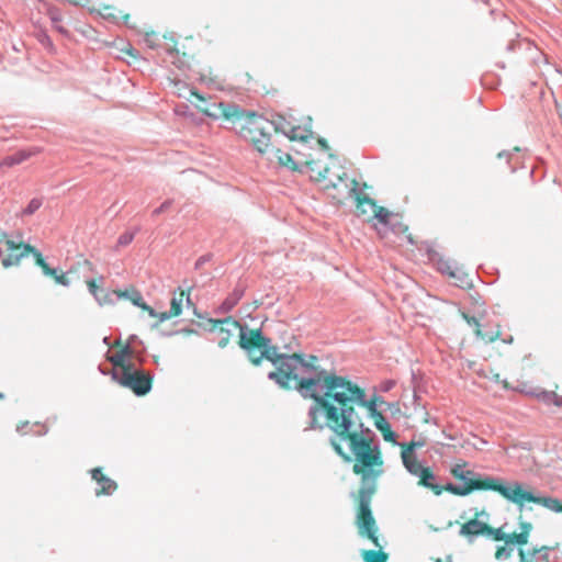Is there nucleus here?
<instances>
[{"label": "nucleus", "mask_w": 562, "mask_h": 562, "mask_svg": "<svg viewBox=\"0 0 562 562\" xmlns=\"http://www.w3.org/2000/svg\"><path fill=\"white\" fill-rule=\"evenodd\" d=\"M292 389L297 390L302 396L313 400L308 411L311 429L322 430L330 427V411L340 417L341 409H351L359 420V429H363V423L356 411L357 406L364 407L370 417L380 413L376 408L379 397L367 400L364 389L346 376L322 368L318 357L314 355L304 356L293 378Z\"/></svg>", "instance_id": "1"}, {"label": "nucleus", "mask_w": 562, "mask_h": 562, "mask_svg": "<svg viewBox=\"0 0 562 562\" xmlns=\"http://www.w3.org/2000/svg\"><path fill=\"white\" fill-rule=\"evenodd\" d=\"M331 431L329 445L345 462H352V472L361 480L360 487H375L384 473V459L381 448L373 439L359 429V420L350 409H341L340 417L330 411Z\"/></svg>", "instance_id": "2"}, {"label": "nucleus", "mask_w": 562, "mask_h": 562, "mask_svg": "<svg viewBox=\"0 0 562 562\" xmlns=\"http://www.w3.org/2000/svg\"><path fill=\"white\" fill-rule=\"evenodd\" d=\"M210 330L217 333V346L225 348L231 342L234 331L238 330V346L243 349L254 366H259L263 359L274 364L276 370L269 372L268 378L284 390L292 389L293 378L303 361L304 353L291 355L279 352V348L271 344L260 328H249L232 316L223 319H209Z\"/></svg>", "instance_id": "3"}, {"label": "nucleus", "mask_w": 562, "mask_h": 562, "mask_svg": "<svg viewBox=\"0 0 562 562\" xmlns=\"http://www.w3.org/2000/svg\"><path fill=\"white\" fill-rule=\"evenodd\" d=\"M32 255L35 265L40 267L46 277L55 280L56 283L68 286L70 281L66 273L50 268L45 261L42 252L30 244L23 241L15 243L9 238L7 233H0V260L4 268L18 266L21 259Z\"/></svg>", "instance_id": "4"}, {"label": "nucleus", "mask_w": 562, "mask_h": 562, "mask_svg": "<svg viewBox=\"0 0 562 562\" xmlns=\"http://www.w3.org/2000/svg\"><path fill=\"white\" fill-rule=\"evenodd\" d=\"M243 120L246 123L240 128L241 137L249 140L260 155L271 159V153L276 146V140H272V132L277 131L273 123L255 112L246 111Z\"/></svg>", "instance_id": "5"}, {"label": "nucleus", "mask_w": 562, "mask_h": 562, "mask_svg": "<svg viewBox=\"0 0 562 562\" xmlns=\"http://www.w3.org/2000/svg\"><path fill=\"white\" fill-rule=\"evenodd\" d=\"M166 56L162 61L167 67H173L184 74L191 68L198 54V45L193 36L177 38L172 33L162 35Z\"/></svg>", "instance_id": "6"}, {"label": "nucleus", "mask_w": 562, "mask_h": 562, "mask_svg": "<svg viewBox=\"0 0 562 562\" xmlns=\"http://www.w3.org/2000/svg\"><path fill=\"white\" fill-rule=\"evenodd\" d=\"M375 487H360L355 495L357 504L356 526L362 538L369 539L375 548H383L378 536V525L371 510V502L375 494Z\"/></svg>", "instance_id": "7"}, {"label": "nucleus", "mask_w": 562, "mask_h": 562, "mask_svg": "<svg viewBox=\"0 0 562 562\" xmlns=\"http://www.w3.org/2000/svg\"><path fill=\"white\" fill-rule=\"evenodd\" d=\"M190 95L194 98L191 103L204 115L218 120L223 119L229 122L241 121L245 116V111L232 103H212L210 99L200 94L195 89L190 90Z\"/></svg>", "instance_id": "8"}, {"label": "nucleus", "mask_w": 562, "mask_h": 562, "mask_svg": "<svg viewBox=\"0 0 562 562\" xmlns=\"http://www.w3.org/2000/svg\"><path fill=\"white\" fill-rule=\"evenodd\" d=\"M324 190L337 203H344V201L356 196L358 182L347 176L342 166H338L333 176L325 182Z\"/></svg>", "instance_id": "9"}, {"label": "nucleus", "mask_w": 562, "mask_h": 562, "mask_svg": "<svg viewBox=\"0 0 562 562\" xmlns=\"http://www.w3.org/2000/svg\"><path fill=\"white\" fill-rule=\"evenodd\" d=\"M503 497L507 501L522 506L525 503H535L546 507L554 513H562V502L554 497L536 496L531 492L524 490L519 483H513L508 486L505 485Z\"/></svg>", "instance_id": "10"}, {"label": "nucleus", "mask_w": 562, "mask_h": 562, "mask_svg": "<svg viewBox=\"0 0 562 562\" xmlns=\"http://www.w3.org/2000/svg\"><path fill=\"white\" fill-rule=\"evenodd\" d=\"M113 375L121 385L132 390L138 396L146 395L151 389L153 378L146 371L131 368L122 373L114 372Z\"/></svg>", "instance_id": "11"}, {"label": "nucleus", "mask_w": 562, "mask_h": 562, "mask_svg": "<svg viewBox=\"0 0 562 562\" xmlns=\"http://www.w3.org/2000/svg\"><path fill=\"white\" fill-rule=\"evenodd\" d=\"M482 513H475L474 517L461 525L459 535L464 537L468 542L472 543L477 537H486L494 541H499L503 536L499 533V529H496L488 524L479 520V516Z\"/></svg>", "instance_id": "12"}, {"label": "nucleus", "mask_w": 562, "mask_h": 562, "mask_svg": "<svg viewBox=\"0 0 562 562\" xmlns=\"http://www.w3.org/2000/svg\"><path fill=\"white\" fill-rule=\"evenodd\" d=\"M443 491L452 493L454 495L464 496L470 494L473 491H494L503 496V492H505V485L493 477H484L483 480H470L464 486H457L451 483L446 486H441Z\"/></svg>", "instance_id": "13"}, {"label": "nucleus", "mask_w": 562, "mask_h": 562, "mask_svg": "<svg viewBox=\"0 0 562 562\" xmlns=\"http://www.w3.org/2000/svg\"><path fill=\"white\" fill-rule=\"evenodd\" d=\"M381 227L378 233L382 238H386L387 229H391L395 235H405L409 244H415L412 234H408V226L403 223L402 216L398 213H393L387 210V216H381L379 220Z\"/></svg>", "instance_id": "14"}, {"label": "nucleus", "mask_w": 562, "mask_h": 562, "mask_svg": "<svg viewBox=\"0 0 562 562\" xmlns=\"http://www.w3.org/2000/svg\"><path fill=\"white\" fill-rule=\"evenodd\" d=\"M356 200V212L358 215H367L370 220L374 218L379 222L381 216H387V209L379 206L374 200L359 192L353 198Z\"/></svg>", "instance_id": "15"}, {"label": "nucleus", "mask_w": 562, "mask_h": 562, "mask_svg": "<svg viewBox=\"0 0 562 562\" xmlns=\"http://www.w3.org/2000/svg\"><path fill=\"white\" fill-rule=\"evenodd\" d=\"M190 303V291H186L179 289V292H176L170 302V310L167 312H162L159 314V321L165 322L167 319L179 316L182 313L183 301Z\"/></svg>", "instance_id": "16"}, {"label": "nucleus", "mask_w": 562, "mask_h": 562, "mask_svg": "<svg viewBox=\"0 0 562 562\" xmlns=\"http://www.w3.org/2000/svg\"><path fill=\"white\" fill-rule=\"evenodd\" d=\"M520 531L519 532H513V533H505L503 531V528L499 529V533L503 536V538L499 541H505L507 546L510 544H518L519 547H522L528 543L530 532L532 530V525L528 521H520Z\"/></svg>", "instance_id": "17"}, {"label": "nucleus", "mask_w": 562, "mask_h": 562, "mask_svg": "<svg viewBox=\"0 0 562 562\" xmlns=\"http://www.w3.org/2000/svg\"><path fill=\"white\" fill-rule=\"evenodd\" d=\"M306 166L313 180L325 183L329 177L333 176V172L336 171V167L339 165H333L329 167L323 164L321 160H307Z\"/></svg>", "instance_id": "18"}, {"label": "nucleus", "mask_w": 562, "mask_h": 562, "mask_svg": "<svg viewBox=\"0 0 562 562\" xmlns=\"http://www.w3.org/2000/svg\"><path fill=\"white\" fill-rule=\"evenodd\" d=\"M114 347H117L119 350L108 356V360L115 367L120 368L121 372H125L126 369L133 368V364L127 362L126 359L132 355V349L128 345H122L120 341L114 344Z\"/></svg>", "instance_id": "19"}, {"label": "nucleus", "mask_w": 562, "mask_h": 562, "mask_svg": "<svg viewBox=\"0 0 562 562\" xmlns=\"http://www.w3.org/2000/svg\"><path fill=\"white\" fill-rule=\"evenodd\" d=\"M95 12H98L103 19H106L112 22H117L122 20L126 26L134 27V24L131 23V15L128 13H123L121 10L111 4H100L95 5Z\"/></svg>", "instance_id": "20"}, {"label": "nucleus", "mask_w": 562, "mask_h": 562, "mask_svg": "<svg viewBox=\"0 0 562 562\" xmlns=\"http://www.w3.org/2000/svg\"><path fill=\"white\" fill-rule=\"evenodd\" d=\"M91 476L100 485V488L95 492L97 496L111 495L117 488V484L108 477L101 468L93 469Z\"/></svg>", "instance_id": "21"}, {"label": "nucleus", "mask_w": 562, "mask_h": 562, "mask_svg": "<svg viewBox=\"0 0 562 562\" xmlns=\"http://www.w3.org/2000/svg\"><path fill=\"white\" fill-rule=\"evenodd\" d=\"M550 548L542 546L532 549L519 548L518 554L520 562H549Z\"/></svg>", "instance_id": "22"}, {"label": "nucleus", "mask_w": 562, "mask_h": 562, "mask_svg": "<svg viewBox=\"0 0 562 562\" xmlns=\"http://www.w3.org/2000/svg\"><path fill=\"white\" fill-rule=\"evenodd\" d=\"M463 317L467 321V323L474 328L475 335L484 342H493L499 338L501 330L498 325L496 326L495 330L483 331L479 321L475 317L469 316L467 314H463Z\"/></svg>", "instance_id": "23"}, {"label": "nucleus", "mask_w": 562, "mask_h": 562, "mask_svg": "<svg viewBox=\"0 0 562 562\" xmlns=\"http://www.w3.org/2000/svg\"><path fill=\"white\" fill-rule=\"evenodd\" d=\"M415 476L418 477L417 484L419 486L430 490L435 495L442 494L443 488H441V485L434 483L435 474L431 468L424 467Z\"/></svg>", "instance_id": "24"}, {"label": "nucleus", "mask_w": 562, "mask_h": 562, "mask_svg": "<svg viewBox=\"0 0 562 562\" xmlns=\"http://www.w3.org/2000/svg\"><path fill=\"white\" fill-rule=\"evenodd\" d=\"M370 418L373 420L375 428L382 434L385 441L392 443L396 442L395 432L392 430L391 425L382 412L375 413V415L371 416Z\"/></svg>", "instance_id": "25"}, {"label": "nucleus", "mask_w": 562, "mask_h": 562, "mask_svg": "<svg viewBox=\"0 0 562 562\" xmlns=\"http://www.w3.org/2000/svg\"><path fill=\"white\" fill-rule=\"evenodd\" d=\"M401 459L406 471L413 476L424 468L416 453L401 451Z\"/></svg>", "instance_id": "26"}, {"label": "nucleus", "mask_w": 562, "mask_h": 562, "mask_svg": "<svg viewBox=\"0 0 562 562\" xmlns=\"http://www.w3.org/2000/svg\"><path fill=\"white\" fill-rule=\"evenodd\" d=\"M113 293L120 299H128L135 306L142 307L145 304L142 293L135 288L114 290Z\"/></svg>", "instance_id": "27"}, {"label": "nucleus", "mask_w": 562, "mask_h": 562, "mask_svg": "<svg viewBox=\"0 0 562 562\" xmlns=\"http://www.w3.org/2000/svg\"><path fill=\"white\" fill-rule=\"evenodd\" d=\"M528 394L537 397L538 400L543 401L547 404H554L557 406H562V396L558 395L554 391L548 392L542 390L531 391Z\"/></svg>", "instance_id": "28"}, {"label": "nucleus", "mask_w": 562, "mask_h": 562, "mask_svg": "<svg viewBox=\"0 0 562 562\" xmlns=\"http://www.w3.org/2000/svg\"><path fill=\"white\" fill-rule=\"evenodd\" d=\"M273 159H277L278 164L280 166H283V167H289L291 169H295L296 166L292 159V156L288 153H282L279 148H277L274 146V148L272 149V153H271V159H269L270 161H272Z\"/></svg>", "instance_id": "29"}, {"label": "nucleus", "mask_w": 562, "mask_h": 562, "mask_svg": "<svg viewBox=\"0 0 562 562\" xmlns=\"http://www.w3.org/2000/svg\"><path fill=\"white\" fill-rule=\"evenodd\" d=\"M379 550H367L363 551L362 558L364 562H386L389 559V554L382 551V548H378Z\"/></svg>", "instance_id": "30"}, {"label": "nucleus", "mask_w": 562, "mask_h": 562, "mask_svg": "<svg viewBox=\"0 0 562 562\" xmlns=\"http://www.w3.org/2000/svg\"><path fill=\"white\" fill-rule=\"evenodd\" d=\"M451 474L459 481L465 482V484L471 480L470 475L473 474L472 471L465 470L464 464H457L452 468Z\"/></svg>", "instance_id": "31"}, {"label": "nucleus", "mask_w": 562, "mask_h": 562, "mask_svg": "<svg viewBox=\"0 0 562 562\" xmlns=\"http://www.w3.org/2000/svg\"><path fill=\"white\" fill-rule=\"evenodd\" d=\"M286 136L289 137L290 140H301V142H305L310 137L308 131L302 130L299 126L291 127L289 133H286Z\"/></svg>", "instance_id": "32"}, {"label": "nucleus", "mask_w": 562, "mask_h": 562, "mask_svg": "<svg viewBox=\"0 0 562 562\" xmlns=\"http://www.w3.org/2000/svg\"><path fill=\"white\" fill-rule=\"evenodd\" d=\"M439 270L447 273L450 278L458 279L461 282V285L464 283L462 277H458L459 269L458 267H452L449 262L443 261L439 262Z\"/></svg>", "instance_id": "33"}, {"label": "nucleus", "mask_w": 562, "mask_h": 562, "mask_svg": "<svg viewBox=\"0 0 562 562\" xmlns=\"http://www.w3.org/2000/svg\"><path fill=\"white\" fill-rule=\"evenodd\" d=\"M426 445V440L419 438L418 440H411L409 442L400 443L401 451L415 453L416 449H420Z\"/></svg>", "instance_id": "34"}, {"label": "nucleus", "mask_w": 562, "mask_h": 562, "mask_svg": "<svg viewBox=\"0 0 562 562\" xmlns=\"http://www.w3.org/2000/svg\"><path fill=\"white\" fill-rule=\"evenodd\" d=\"M38 153H40V149H30V150L18 151V153L13 154L12 156H13L16 165H19Z\"/></svg>", "instance_id": "35"}, {"label": "nucleus", "mask_w": 562, "mask_h": 562, "mask_svg": "<svg viewBox=\"0 0 562 562\" xmlns=\"http://www.w3.org/2000/svg\"><path fill=\"white\" fill-rule=\"evenodd\" d=\"M43 202L38 198L32 199L27 205L22 210V215H32L34 214L41 206Z\"/></svg>", "instance_id": "36"}, {"label": "nucleus", "mask_w": 562, "mask_h": 562, "mask_svg": "<svg viewBox=\"0 0 562 562\" xmlns=\"http://www.w3.org/2000/svg\"><path fill=\"white\" fill-rule=\"evenodd\" d=\"M144 40H145V43L150 48H156V47H158L160 45L159 34L157 32H155V31L146 32L145 36H144Z\"/></svg>", "instance_id": "37"}, {"label": "nucleus", "mask_w": 562, "mask_h": 562, "mask_svg": "<svg viewBox=\"0 0 562 562\" xmlns=\"http://www.w3.org/2000/svg\"><path fill=\"white\" fill-rule=\"evenodd\" d=\"M112 294H114V293L113 292L110 293L108 291L101 290L100 293L98 294V296H95L94 299L98 301V303L100 305H110L113 303Z\"/></svg>", "instance_id": "38"}, {"label": "nucleus", "mask_w": 562, "mask_h": 562, "mask_svg": "<svg viewBox=\"0 0 562 562\" xmlns=\"http://www.w3.org/2000/svg\"><path fill=\"white\" fill-rule=\"evenodd\" d=\"M69 2L88 8L91 12L95 10V0H68Z\"/></svg>", "instance_id": "39"}, {"label": "nucleus", "mask_w": 562, "mask_h": 562, "mask_svg": "<svg viewBox=\"0 0 562 562\" xmlns=\"http://www.w3.org/2000/svg\"><path fill=\"white\" fill-rule=\"evenodd\" d=\"M512 552H513V550L510 548H507L505 546L498 547L495 552V558L497 560L503 559V558L508 559L512 555Z\"/></svg>", "instance_id": "40"}, {"label": "nucleus", "mask_w": 562, "mask_h": 562, "mask_svg": "<svg viewBox=\"0 0 562 562\" xmlns=\"http://www.w3.org/2000/svg\"><path fill=\"white\" fill-rule=\"evenodd\" d=\"M121 52L127 56H130L131 58H133L134 60H137L138 59V53L137 50L131 45V44H127L125 45Z\"/></svg>", "instance_id": "41"}, {"label": "nucleus", "mask_w": 562, "mask_h": 562, "mask_svg": "<svg viewBox=\"0 0 562 562\" xmlns=\"http://www.w3.org/2000/svg\"><path fill=\"white\" fill-rule=\"evenodd\" d=\"M87 286L89 289V292L95 297L98 296V294L100 293L101 289L100 286L97 284V282L94 280H88L87 282Z\"/></svg>", "instance_id": "42"}, {"label": "nucleus", "mask_w": 562, "mask_h": 562, "mask_svg": "<svg viewBox=\"0 0 562 562\" xmlns=\"http://www.w3.org/2000/svg\"><path fill=\"white\" fill-rule=\"evenodd\" d=\"M133 238H134V234L124 233L123 235L120 236L119 244L122 246H126L133 240Z\"/></svg>", "instance_id": "43"}, {"label": "nucleus", "mask_w": 562, "mask_h": 562, "mask_svg": "<svg viewBox=\"0 0 562 562\" xmlns=\"http://www.w3.org/2000/svg\"><path fill=\"white\" fill-rule=\"evenodd\" d=\"M48 15L50 16V20L57 24L61 21V14L57 9H49Z\"/></svg>", "instance_id": "44"}, {"label": "nucleus", "mask_w": 562, "mask_h": 562, "mask_svg": "<svg viewBox=\"0 0 562 562\" xmlns=\"http://www.w3.org/2000/svg\"><path fill=\"white\" fill-rule=\"evenodd\" d=\"M16 162L13 158V156H7L4 157L1 161H0V167H7V168H11L13 166H15Z\"/></svg>", "instance_id": "45"}, {"label": "nucleus", "mask_w": 562, "mask_h": 562, "mask_svg": "<svg viewBox=\"0 0 562 562\" xmlns=\"http://www.w3.org/2000/svg\"><path fill=\"white\" fill-rule=\"evenodd\" d=\"M171 205V202L170 201H165L159 207L155 209L153 211V216H158L159 214L164 213L165 211H167Z\"/></svg>", "instance_id": "46"}, {"label": "nucleus", "mask_w": 562, "mask_h": 562, "mask_svg": "<svg viewBox=\"0 0 562 562\" xmlns=\"http://www.w3.org/2000/svg\"><path fill=\"white\" fill-rule=\"evenodd\" d=\"M532 368V362L530 359L528 358H525L521 362V366H520V371L524 372L526 370H530ZM521 378L525 376V374L520 373L519 374Z\"/></svg>", "instance_id": "47"}, {"label": "nucleus", "mask_w": 562, "mask_h": 562, "mask_svg": "<svg viewBox=\"0 0 562 562\" xmlns=\"http://www.w3.org/2000/svg\"><path fill=\"white\" fill-rule=\"evenodd\" d=\"M140 308L143 311L147 312L151 317H157L159 319L160 313H156L155 310L151 306H149L148 304L145 303Z\"/></svg>", "instance_id": "48"}, {"label": "nucleus", "mask_w": 562, "mask_h": 562, "mask_svg": "<svg viewBox=\"0 0 562 562\" xmlns=\"http://www.w3.org/2000/svg\"><path fill=\"white\" fill-rule=\"evenodd\" d=\"M318 144L326 150L329 148L327 142L324 138H319Z\"/></svg>", "instance_id": "49"}, {"label": "nucleus", "mask_w": 562, "mask_h": 562, "mask_svg": "<svg viewBox=\"0 0 562 562\" xmlns=\"http://www.w3.org/2000/svg\"><path fill=\"white\" fill-rule=\"evenodd\" d=\"M234 305H235V302H225V303L223 304V306H224V308H225L226 311H229Z\"/></svg>", "instance_id": "50"}, {"label": "nucleus", "mask_w": 562, "mask_h": 562, "mask_svg": "<svg viewBox=\"0 0 562 562\" xmlns=\"http://www.w3.org/2000/svg\"><path fill=\"white\" fill-rule=\"evenodd\" d=\"M26 426H29V423H27V422H26V423H24V424H22V425H19V426H18V431H20V432H22V434H25V432L23 431V428H24V427H26Z\"/></svg>", "instance_id": "51"}, {"label": "nucleus", "mask_w": 562, "mask_h": 562, "mask_svg": "<svg viewBox=\"0 0 562 562\" xmlns=\"http://www.w3.org/2000/svg\"><path fill=\"white\" fill-rule=\"evenodd\" d=\"M85 265L91 267L92 263L89 260H85Z\"/></svg>", "instance_id": "52"}, {"label": "nucleus", "mask_w": 562, "mask_h": 562, "mask_svg": "<svg viewBox=\"0 0 562 562\" xmlns=\"http://www.w3.org/2000/svg\"><path fill=\"white\" fill-rule=\"evenodd\" d=\"M56 27H57V30H58L59 32H64V29H63L61 26L56 25Z\"/></svg>", "instance_id": "53"}, {"label": "nucleus", "mask_w": 562, "mask_h": 562, "mask_svg": "<svg viewBox=\"0 0 562 562\" xmlns=\"http://www.w3.org/2000/svg\"><path fill=\"white\" fill-rule=\"evenodd\" d=\"M4 398V394L0 393V400Z\"/></svg>", "instance_id": "54"}, {"label": "nucleus", "mask_w": 562, "mask_h": 562, "mask_svg": "<svg viewBox=\"0 0 562 562\" xmlns=\"http://www.w3.org/2000/svg\"><path fill=\"white\" fill-rule=\"evenodd\" d=\"M435 562H442V561H441V559H436V561H435Z\"/></svg>", "instance_id": "55"}]
</instances>
